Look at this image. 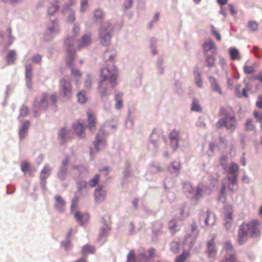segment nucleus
<instances>
[{"label": "nucleus", "instance_id": "nucleus-57", "mask_svg": "<svg viewBox=\"0 0 262 262\" xmlns=\"http://www.w3.org/2000/svg\"><path fill=\"white\" fill-rule=\"evenodd\" d=\"M187 258V254L183 253L180 255L177 256L175 259V262H185Z\"/></svg>", "mask_w": 262, "mask_h": 262}, {"label": "nucleus", "instance_id": "nucleus-1", "mask_svg": "<svg viewBox=\"0 0 262 262\" xmlns=\"http://www.w3.org/2000/svg\"><path fill=\"white\" fill-rule=\"evenodd\" d=\"M118 72L114 65H111L101 70V79L99 81V91L101 97L110 94V88H114L117 84Z\"/></svg>", "mask_w": 262, "mask_h": 262}, {"label": "nucleus", "instance_id": "nucleus-53", "mask_svg": "<svg viewBox=\"0 0 262 262\" xmlns=\"http://www.w3.org/2000/svg\"><path fill=\"white\" fill-rule=\"evenodd\" d=\"M248 27L252 31L258 30V24L255 21H250L248 24Z\"/></svg>", "mask_w": 262, "mask_h": 262}, {"label": "nucleus", "instance_id": "nucleus-64", "mask_svg": "<svg viewBox=\"0 0 262 262\" xmlns=\"http://www.w3.org/2000/svg\"><path fill=\"white\" fill-rule=\"evenodd\" d=\"M157 135L156 133H152L150 136V140H151V142H152V143L153 144V145L154 146H156V144H157Z\"/></svg>", "mask_w": 262, "mask_h": 262}, {"label": "nucleus", "instance_id": "nucleus-44", "mask_svg": "<svg viewBox=\"0 0 262 262\" xmlns=\"http://www.w3.org/2000/svg\"><path fill=\"white\" fill-rule=\"evenodd\" d=\"M232 206L229 205L225 208V220H232Z\"/></svg>", "mask_w": 262, "mask_h": 262}, {"label": "nucleus", "instance_id": "nucleus-45", "mask_svg": "<svg viewBox=\"0 0 262 262\" xmlns=\"http://www.w3.org/2000/svg\"><path fill=\"white\" fill-rule=\"evenodd\" d=\"M92 86V78L89 74H87L86 78L84 80V91H89Z\"/></svg>", "mask_w": 262, "mask_h": 262}, {"label": "nucleus", "instance_id": "nucleus-63", "mask_svg": "<svg viewBox=\"0 0 262 262\" xmlns=\"http://www.w3.org/2000/svg\"><path fill=\"white\" fill-rule=\"evenodd\" d=\"M232 220H225L224 227L227 230L230 229L231 227Z\"/></svg>", "mask_w": 262, "mask_h": 262}, {"label": "nucleus", "instance_id": "nucleus-12", "mask_svg": "<svg viewBox=\"0 0 262 262\" xmlns=\"http://www.w3.org/2000/svg\"><path fill=\"white\" fill-rule=\"evenodd\" d=\"M69 163V159L68 157L62 162L61 166L59 167L57 173V177L61 181H64L66 179L68 174V169Z\"/></svg>", "mask_w": 262, "mask_h": 262}, {"label": "nucleus", "instance_id": "nucleus-62", "mask_svg": "<svg viewBox=\"0 0 262 262\" xmlns=\"http://www.w3.org/2000/svg\"><path fill=\"white\" fill-rule=\"evenodd\" d=\"M251 79L252 80H257L262 82V71H260L256 75L252 77Z\"/></svg>", "mask_w": 262, "mask_h": 262}, {"label": "nucleus", "instance_id": "nucleus-30", "mask_svg": "<svg viewBox=\"0 0 262 262\" xmlns=\"http://www.w3.org/2000/svg\"><path fill=\"white\" fill-rule=\"evenodd\" d=\"M80 31V27L77 24H74L72 29L73 36H69L65 41H68L70 44H73L74 39L77 36Z\"/></svg>", "mask_w": 262, "mask_h": 262}, {"label": "nucleus", "instance_id": "nucleus-5", "mask_svg": "<svg viewBox=\"0 0 262 262\" xmlns=\"http://www.w3.org/2000/svg\"><path fill=\"white\" fill-rule=\"evenodd\" d=\"M221 254L222 258L220 262H235L237 259L233 247L228 241L223 243Z\"/></svg>", "mask_w": 262, "mask_h": 262}, {"label": "nucleus", "instance_id": "nucleus-24", "mask_svg": "<svg viewBox=\"0 0 262 262\" xmlns=\"http://www.w3.org/2000/svg\"><path fill=\"white\" fill-rule=\"evenodd\" d=\"M238 166L237 164L235 163H231V165L229 167L227 177H235V178H237L238 176Z\"/></svg>", "mask_w": 262, "mask_h": 262}, {"label": "nucleus", "instance_id": "nucleus-41", "mask_svg": "<svg viewBox=\"0 0 262 262\" xmlns=\"http://www.w3.org/2000/svg\"><path fill=\"white\" fill-rule=\"evenodd\" d=\"M170 248L171 251L174 253H178L181 249V243L178 241H173L170 243Z\"/></svg>", "mask_w": 262, "mask_h": 262}, {"label": "nucleus", "instance_id": "nucleus-21", "mask_svg": "<svg viewBox=\"0 0 262 262\" xmlns=\"http://www.w3.org/2000/svg\"><path fill=\"white\" fill-rule=\"evenodd\" d=\"M186 187L188 189V192L191 194V197L193 199H199L202 196L201 185H198L196 190H194L190 184L186 185Z\"/></svg>", "mask_w": 262, "mask_h": 262}, {"label": "nucleus", "instance_id": "nucleus-31", "mask_svg": "<svg viewBox=\"0 0 262 262\" xmlns=\"http://www.w3.org/2000/svg\"><path fill=\"white\" fill-rule=\"evenodd\" d=\"M71 73L72 77L75 80L76 85L78 86L79 84V81L82 76L81 72L79 70L72 68L71 70Z\"/></svg>", "mask_w": 262, "mask_h": 262}, {"label": "nucleus", "instance_id": "nucleus-55", "mask_svg": "<svg viewBox=\"0 0 262 262\" xmlns=\"http://www.w3.org/2000/svg\"><path fill=\"white\" fill-rule=\"evenodd\" d=\"M215 58L212 56H208L206 59V63L208 67L209 68L212 67L214 64Z\"/></svg>", "mask_w": 262, "mask_h": 262}, {"label": "nucleus", "instance_id": "nucleus-35", "mask_svg": "<svg viewBox=\"0 0 262 262\" xmlns=\"http://www.w3.org/2000/svg\"><path fill=\"white\" fill-rule=\"evenodd\" d=\"M181 168V164L179 162H173L171 163V166L169 167V170L178 176L180 172Z\"/></svg>", "mask_w": 262, "mask_h": 262}, {"label": "nucleus", "instance_id": "nucleus-48", "mask_svg": "<svg viewBox=\"0 0 262 262\" xmlns=\"http://www.w3.org/2000/svg\"><path fill=\"white\" fill-rule=\"evenodd\" d=\"M95 252V248L93 246L86 245L83 247L82 253L83 254H88L89 253H94Z\"/></svg>", "mask_w": 262, "mask_h": 262}, {"label": "nucleus", "instance_id": "nucleus-18", "mask_svg": "<svg viewBox=\"0 0 262 262\" xmlns=\"http://www.w3.org/2000/svg\"><path fill=\"white\" fill-rule=\"evenodd\" d=\"M206 253L208 258H214L217 253L215 244L213 239H211L207 243Z\"/></svg>", "mask_w": 262, "mask_h": 262}, {"label": "nucleus", "instance_id": "nucleus-42", "mask_svg": "<svg viewBox=\"0 0 262 262\" xmlns=\"http://www.w3.org/2000/svg\"><path fill=\"white\" fill-rule=\"evenodd\" d=\"M16 60V53L15 50L10 51L7 56V60L9 64H12L14 63Z\"/></svg>", "mask_w": 262, "mask_h": 262}, {"label": "nucleus", "instance_id": "nucleus-56", "mask_svg": "<svg viewBox=\"0 0 262 262\" xmlns=\"http://www.w3.org/2000/svg\"><path fill=\"white\" fill-rule=\"evenodd\" d=\"M127 262H136L135 251L132 250L127 255Z\"/></svg>", "mask_w": 262, "mask_h": 262}, {"label": "nucleus", "instance_id": "nucleus-33", "mask_svg": "<svg viewBox=\"0 0 262 262\" xmlns=\"http://www.w3.org/2000/svg\"><path fill=\"white\" fill-rule=\"evenodd\" d=\"M111 228L109 225L104 224L100 228L99 233V239L102 240L103 238L107 235L108 232Z\"/></svg>", "mask_w": 262, "mask_h": 262}, {"label": "nucleus", "instance_id": "nucleus-26", "mask_svg": "<svg viewBox=\"0 0 262 262\" xmlns=\"http://www.w3.org/2000/svg\"><path fill=\"white\" fill-rule=\"evenodd\" d=\"M105 13L101 9H96L93 12V19L95 22L100 23L104 19Z\"/></svg>", "mask_w": 262, "mask_h": 262}, {"label": "nucleus", "instance_id": "nucleus-32", "mask_svg": "<svg viewBox=\"0 0 262 262\" xmlns=\"http://www.w3.org/2000/svg\"><path fill=\"white\" fill-rule=\"evenodd\" d=\"M74 217L76 220L81 225L86 222L89 219V216L87 214H82L80 212H76Z\"/></svg>", "mask_w": 262, "mask_h": 262}, {"label": "nucleus", "instance_id": "nucleus-27", "mask_svg": "<svg viewBox=\"0 0 262 262\" xmlns=\"http://www.w3.org/2000/svg\"><path fill=\"white\" fill-rule=\"evenodd\" d=\"M209 81L212 90L215 92L218 93L220 95H222V91L216 79L212 77H209Z\"/></svg>", "mask_w": 262, "mask_h": 262}, {"label": "nucleus", "instance_id": "nucleus-47", "mask_svg": "<svg viewBox=\"0 0 262 262\" xmlns=\"http://www.w3.org/2000/svg\"><path fill=\"white\" fill-rule=\"evenodd\" d=\"M100 180V175L96 174L93 178L90 179L88 182V184L91 187H95L98 183Z\"/></svg>", "mask_w": 262, "mask_h": 262}, {"label": "nucleus", "instance_id": "nucleus-20", "mask_svg": "<svg viewBox=\"0 0 262 262\" xmlns=\"http://www.w3.org/2000/svg\"><path fill=\"white\" fill-rule=\"evenodd\" d=\"M25 68L26 80L27 85L28 88L31 89L32 84V67L31 64H28L26 65Z\"/></svg>", "mask_w": 262, "mask_h": 262}, {"label": "nucleus", "instance_id": "nucleus-14", "mask_svg": "<svg viewBox=\"0 0 262 262\" xmlns=\"http://www.w3.org/2000/svg\"><path fill=\"white\" fill-rule=\"evenodd\" d=\"M92 33H88L83 35L82 38L77 41V46L79 49L85 48L92 43Z\"/></svg>", "mask_w": 262, "mask_h": 262}, {"label": "nucleus", "instance_id": "nucleus-29", "mask_svg": "<svg viewBox=\"0 0 262 262\" xmlns=\"http://www.w3.org/2000/svg\"><path fill=\"white\" fill-rule=\"evenodd\" d=\"M88 118L89 129L91 132H93L95 128L96 124L95 117L92 113L88 112Z\"/></svg>", "mask_w": 262, "mask_h": 262}, {"label": "nucleus", "instance_id": "nucleus-25", "mask_svg": "<svg viewBox=\"0 0 262 262\" xmlns=\"http://www.w3.org/2000/svg\"><path fill=\"white\" fill-rule=\"evenodd\" d=\"M203 49L205 52H211L212 53H216V47L211 40L206 41L203 44Z\"/></svg>", "mask_w": 262, "mask_h": 262}, {"label": "nucleus", "instance_id": "nucleus-50", "mask_svg": "<svg viewBox=\"0 0 262 262\" xmlns=\"http://www.w3.org/2000/svg\"><path fill=\"white\" fill-rule=\"evenodd\" d=\"M88 8V0H80V12L84 13Z\"/></svg>", "mask_w": 262, "mask_h": 262}, {"label": "nucleus", "instance_id": "nucleus-59", "mask_svg": "<svg viewBox=\"0 0 262 262\" xmlns=\"http://www.w3.org/2000/svg\"><path fill=\"white\" fill-rule=\"evenodd\" d=\"M211 32L212 34L216 37V39L219 41L221 40V37L219 32L215 30V28L213 26H211Z\"/></svg>", "mask_w": 262, "mask_h": 262}, {"label": "nucleus", "instance_id": "nucleus-36", "mask_svg": "<svg viewBox=\"0 0 262 262\" xmlns=\"http://www.w3.org/2000/svg\"><path fill=\"white\" fill-rule=\"evenodd\" d=\"M168 229L172 234L180 230V226L175 221H170L168 225Z\"/></svg>", "mask_w": 262, "mask_h": 262}, {"label": "nucleus", "instance_id": "nucleus-49", "mask_svg": "<svg viewBox=\"0 0 262 262\" xmlns=\"http://www.w3.org/2000/svg\"><path fill=\"white\" fill-rule=\"evenodd\" d=\"M68 132L66 128L62 127L58 132V137L61 140V143H63L66 139Z\"/></svg>", "mask_w": 262, "mask_h": 262}, {"label": "nucleus", "instance_id": "nucleus-7", "mask_svg": "<svg viewBox=\"0 0 262 262\" xmlns=\"http://www.w3.org/2000/svg\"><path fill=\"white\" fill-rule=\"evenodd\" d=\"M59 85L60 95L62 97L69 99L72 95V86L70 81L64 78L60 81Z\"/></svg>", "mask_w": 262, "mask_h": 262}, {"label": "nucleus", "instance_id": "nucleus-3", "mask_svg": "<svg viewBox=\"0 0 262 262\" xmlns=\"http://www.w3.org/2000/svg\"><path fill=\"white\" fill-rule=\"evenodd\" d=\"M260 224L258 221L254 220L250 224H243L239 227L238 233V243L239 245L245 243L247 240L248 235L251 237H257L260 234Z\"/></svg>", "mask_w": 262, "mask_h": 262}, {"label": "nucleus", "instance_id": "nucleus-51", "mask_svg": "<svg viewBox=\"0 0 262 262\" xmlns=\"http://www.w3.org/2000/svg\"><path fill=\"white\" fill-rule=\"evenodd\" d=\"M191 109L192 111L195 112H201L202 111L201 107L196 100H193Z\"/></svg>", "mask_w": 262, "mask_h": 262}, {"label": "nucleus", "instance_id": "nucleus-17", "mask_svg": "<svg viewBox=\"0 0 262 262\" xmlns=\"http://www.w3.org/2000/svg\"><path fill=\"white\" fill-rule=\"evenodd\" d=\"M47 97L48 95L47 94H42L41 98L39 100H35L34 106L39 110H46L48 106Z\"/></svg>", "mask_w": 262, "mask_h": 262}, {"label": "nucleus", "instance_id": "nucleus-43", "mask_svg": "<svg viewBox=\"0 0 262 262\" xmlns=\"http://www.w3.org/2000/svg\"><path fill=\"white\" fill-rule=\"evenodd\" d=\"M77 100L80 103H84L87 100V97L85 94V91H81L77 94Z\"/></svg>", "mask_w": 262, "mask_h": 262}, {"label": "nucleus", "instance_id": "nucleus-52", "mask_svg": "<svg viewBox=\"0 0 262 262\" xmlns=\"http://www.w3.org/2000/svg\"><path fill=\"white\" fill-rule=\"evenodd\" d=\"M245 129L247 131L255 130V126L250 119H247L245 124Z\"/></svg>", "mask_w": 262, "mask_h": 262}, {"label": "nucleus", "instance_id": "nucleus-9", "mask_svg": "<svg viewBox=\"0 0 262 262\" xmlns=\"http://www.w3.org/2000/svg\"><path fill=\"white\" fill-rule=\"evenodd\" d=\"M64 46L67 53L66 57V64L68 66H71L74 60L75 52L73 44H70L68 41H64Z\"/></svg>", "mask_w": 262, "mask_h": 262}, {"label": "nucleus", "instance_id": "nucleus-13", "mask_svg": "<svg viewBox=\"0 0 262 262\" xmlns=\"http://www.w3.org/2000/svg\"><path fill=\"white\" fill-rule=\"evenodd\" d=\"M62 13L66 16V20L69 23H73L76 19L74 11L68 5H64L61 9Z\"/></svg>", "mask_w": 262, "mask_h": 262}, {"label": "nucleus", "instance_id": "nucleus-10", "mask_svg": "<svg viewBox=\"0 0 262 262\" xmlns=\"http://www.w3.org/2000/svg\"><path fill=\"white\" fill-rule=\"evenodd\" d=\"M200 221L204 220L206 226H212L214 225L216 222V215L213 212L207 210L202 212L199 216Z\"/></svg>", "mask_w": 262, "mask_h": 262}, {"label": "nucleus", "instance_id": "nucleus-28", "mask_svg": "<svg viewBox=\"0 0 262 262\" xmlns=\"http://www.w3.org/2000/svg\"><path fill=\"white\" fill-rule=\"evenodd\" d=\"M30 124L29 121H26L21 126L19 131V136L20 140H23L27 136Z\"/></svg>", "mask_w": 262, "mask_h": 262}, {"label": "nucleus", "instance_id": "nucleus-61", "mask_svg": "<svg viewBox=\"0 0 262 262\" xmlns=\"http://www.w3.org/2000/svg\"><path fill=\"white\" fill-rule=\"evenodd\" d=\"M41 61V56L37 54L32 57V61L35 63H39Z\"/></svg>", "mask_w": 262, "mask_h": 262}, {"label": "nucleus", "instance_id": "nucleus-60", "mask_svg": "<svg viewBox=\"0 0 262 262\" xmlns=\"http://www.w3.org/2000/svg\"><path fill=\"white\" fill-rule=\"evenodd\" d=\"M28 114V108L26 106H23L20 110L19 116L24 117Z\"/></svg>", "mask_w": 262, "mask_h": 262}, {"label": "nucleus", "instance_id": "nucleus-4", "mask_svg": "<svg viewBox=\"0 0 262 262\" xmlns=\"http://www.w3.org/2000/svg\"><path fill=\"white\" fill-rule=\"evenodd\" d=\"M113 27L109 21L102 23L98 30V36L100 43L103 46L110 45L113 37Z\"/></svg>", "mask_w": 262, "mask_h": 262}, {"label": "nucleus", "instance_id": "nucleus-46", "mask_svg": "<svg viewBox=\"0 0 262 262\" xmlns=\"http://www.w3.org/2000/svg\"><path fill=\"white\" fill-rule=\"evenodd\" d=\"M195 83L199 88L203 87V82L201 77V74L198 71L194 72Z\"/></svg>", "mask_w": 262, "mask_h": 262}, {"label": "nucleus", "instance_id": "nucleus-22", "mask_svg": "<svg viewBox=\"0 0 262 262\" xmlns=\"http://www.w3.org/2000/svg\"><path fill=\"white\" fill-rule=\"evenodd\" d=\"M55 208L59 212H63L64 210L66 202L64 200L60 195H56L55 196Z\"/></svg>", "mask_w": 262, "mask_h": 262}, {"label": "nucleus", "instance_id": "nucleus-8", "mask_svg": "<svg viewBox=\"0 0 262 262\" xmlns=\"http://www.w3.org/2000/svg\"><path fill=\"white\" fill-rule=\"evenodd\" d=\"M93 144L97 152L104 148L106 145L105 139V133L102 128L99 130L95 140L93 141Z\"/></svg>", "mask_w": 262, "mask_h": 262}, {"label": "nucleus", "instance_id": "nucleus-38", "mask_svg": "<svg viewBox=\"0 0 262 262\" xmlns=\"http://www.w3.org/2000/svg\"><path fill=\"white\" fill-rule=\"evenodd\" d=\"M52 171V168L47 165L42 169L40 172V179L46 180Z\"/></svg>", "mask_w": 262, "mask_h": 262}, {"label": "nucleus", "instance_id": "nucleus-39", "mask_svg": "<svg viewBox=\"0 0 262 262\" xmlns=\"http://www.w3.org/2000/svg\"><path fill=\"white\" fill-rule=\"evenodd\" d=\"M229 53L232 60H238L241 59L242 57L240 56L238 50L236 48H231L229 49Z\"/></svg>", "mask_w": 262, "mask_h": 262}, {"label": "nucleus", "instance_id": "nucleus-19", "mask_svg": "<svg viewBox=\"0 0 262 262\" xmlns=\"http://www.w3.org/2000/svg\"><path fill=\"white\" fill-rule=\"evenodd\" d=\"M171 147L175 150L178 147L180 139V132L176 129L173 130L169 135Z\"/></svg>", "mask_w": 262, "mask_h": 262}, {"label": "nucleus", "instance_id": "nucleus-23", "mask_svg": "<svg viewBox=\"0 0 262 262\" xmlns=\"http://www.w3.org/2000/svg\"><path fill=\"white\" fill-rule=\"evenodd\" d=\"M228 179V185L227 187L229 190L232 192H235L238 189L237 183V178L234 177H229L227 178Z\"/></svg>", "mask_w": 262, "mask_h": 262}, {"label": "nucleus", "instance_id": "nucleus-15", "mask_svg": "<svg viewBox=\"0 0 262 262\" xmlns=\"http://www.w3.org/2000/svg\"><path fill=\"white\" fill-rule=\"evenodd\" d=\"M73 127L75 132L79 137L82 138H84L85 137L84 132L85 127L84 125L83 120H79L76 123L73 124Z\"/></svg>", "mask_w": 262, "mask_h": 262}, {"label": "nucleus", "instance_id": "nucleus-37", "mask_svg": "<svg viewBox=\"0 0 262 262\" xmlns=\"http://www.w3.org/2000/svg\"><path fill=\"white\" fill-rule=\"evenodd\" d=\"M59 3V2L58 1L56 4H51L50 6H49L48 8V15L50 16H53L55 15L60 7L58 4Z\"/></svg>", "mask_w": 262, "mask_h": 262}, {"label": "nucleus", "instance_id": "nucleus-2", "mask_svg": "<svg viewBox=\"0 0 262 262\" xmlns=\"http://www.w3.org/2000/svg\"><path fill=\"white\" fill-rule=\"evenodd\" d=\"M221 118L216 123L218 128L225 127L227 130L234 132L236 127L235 114L230 106L221 107L219 111Z\"/></svg>", "mask_w": 262, "mask_h": 262}, {"label": "nucleus", "instance_id": "nucleus-54", "mask_svg": "<svg viewBox=\"0 0 262 262\" xmlns=\"http://www.w3.org/2000/svg\"><path fill=\"white\" fill-rule=\"evenodd\" d=\"M86 183L85 181H79L77 183V187L79 191H86Z\"/></svg>", "mask_w": 262, "mask_h": 262}, {"label": "nucleus", "instance_id": "nucleus-58", "mask_svg": "<svg viewBox=\"0 0 262 262\" xmlns=\"http://www.w3.org/2000/svg\"><path fill=\"white\" fill-rule=\"evenodd\" d=\"M141 261H146L149 258L146 251H143L138 256Z\"/></svg>", "mask_w": 262, "mask_h": 262}, {"label": "nucleus", "instance_id": "nucleus-34", "mask_svg": "<svg viewBox=\"0 0 262 262\" xmlns=\"http://www.w3.org/2000/svg\"><path fill=\"white\" fill-rule=\"evenodd\" d=\"M257 67L258 64L256 62H254L250 66L245 65L243 67V70L245 74H251L255 72Z\"/></svg>", "mask_w": 262, "mask_h": 262}, {"label": "nucleus", "instance_id": "nucleus-16", "mask_svg": "<svg viewBox=\"0 0 262 262\" xmlns=\"http://www.w3.org/2000/svg\"><path fill=\"white\" fill-rule=\"evenodd\" d=\"M106 192L102 186H98L94 191L95 201L96 203H101L104 201Z\"/></svg>", "mask_w": 262, "mask_h": 262}, {"label": "nucleus", "instance_id": "nucleus-11", "mask_svg": "<svg viewBox=\"0 0 262 262\" xmlns=\"http://www.w3.org/2000/svg\"><path fill=\"white\" fill-rule=\"evenodd\" d=\"M190 226L192 234L191 235L189 234L186 235L185 237L184 242L185 244H189V248H191L195 242L198 234V231L197 230L196 224L195 223L191 224Z\"/></svg>", "mask_w": 262, "mask_h": 262}, {"label": "nucleus", "instance_id": "nucleus-6", "mask_svg": "<svg viewBox=\"0 0 262 262\" xmlns=\"http://www.w3.org/2000/svg\"><path fill=\"white\" fill-rule=\"evenodd\" d=\"M60 26L57 19L51 20L45 33L44 38L47 41L51 40L60 32Z\"/></svg>", "mask_w": 262, "mask_h": 262}, {"label": "nucleus", "instance_id": "nucleus-40", "mask_svg": "<svg viewBox=\"0 0 262 262\" xmlns=\"http://www.w3.org/2000/svg\"><path fill=\"white\" fill-rule=\"evenodd\" d=\"M122 93L120 92H115V100L116 103L115 104V107L116 109L119 110L122 107V100L121 99L122 96Z\"/></svg>", "mask_w": 262, "mask_h": 262}]
</instances>
